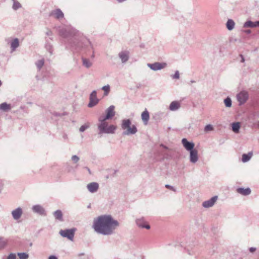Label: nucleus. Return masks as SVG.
<instances>
[{
	"instance_id": "19",
	"label": "nucleus",
	"mask_w": 259,
	"mask_h": 259,
	"mask_svg": "<svg viewBox=\"0 0 259 259\" xmlns=\"http://www.w3.org/2000/svg\"><path fill=\"white\" fill-rule=\"evenodd\" d=\"M237 192L243 196H247L251 193V190L249 188H238Z\"/></svg>"
},
{
	"instance_id": "32",
	"label": "nucleus",
	"mask_w": 259,
	"mask_h": 259,
	"mask_svg": "<svg viewBox=\"0 0 259 259\" xmlns=\"http://www.w3.org/2000/svg\"><path fill=\"white\" fill-rule=\"evenodd\" d=\"M21 7H22V5H21V4L19 2H18L16 0L14 2H13V6H12V9L16 11L18 9L21 8Z\"/></svg>"
},
{
	"instance_id": "35",
	"label": "nucleus",
	"mask_w": 259,
	"mask_h": 259,
	"mask_svg": "<svg viewBox=\"0 0 259 259\" xmlns=\"http://www.w3.org/2000/svg\"><path fill=\"white\" fill-rule=\"evenodd\" d=\"M17 255L20 259H27L29 257V254L26 252H18Z\"/></svg>"
},
{
	"instance_id": "42",
	"label": "nucleus",
	"mask_w": 259,
	"mask_h": 259,
	"mask_svg": "<svg viewBox=\"0 0 259 259\" xmlns=\"http://www.w3.org/2000/svg\"><path fill=\"white\" fill-rule=\"evenodd\" d=\"M171 77L173 79H179L180 78V73L178 70L175 71L174 75H171Z\"/></svg>"
},
{
	"instance_id": "48",
	"label": "nucleus",
	"mask_w": 259,
	"mask_h": 259,
	"mask_svg": "<svg viewBox=\"0 0 259 259\" xmlns=\"http://www.w3.org/2000/svg\"><path fill=\"white\" fill-rule=\"evenodd\" d=\"M160 146L163 148L165 149H168V147L166 146L165 145H163V144H161L160 145Z\"/></svg>"
},
{
	"instance_id": "29",
	"label": "nucleus",
	"mask_w": 259,
	"mask_h": 259,
	"mask_svg": "<svg viewBox=\"0 0 259 259\" xmlns=\"http://www.w3.org/2000/svg\"><path fill=\"white\" fill-rule=\"evenodd\" d=\"M11 109V106L7 103H3L0 104V110L4 111H8Z\"/></svg>"
},
{
	"instance_id": "20",
	"label": "nucleus",
	"mask_w": 259,
	"mask_h": 259,
	"mask_svg": "<svg viewBox=\"0 0 259 259\" xmlns=\"http://www.w3.org/2000/svg\"><path fill=\"white\" fill-rule=\"evenodd\" d=\"M141 118L144 123L147 124L149 120V113L147 109H145V110L142 113Z\"/></svg>"
},
{
	"instance_id": "41",
	"label": "nucleus",
	"mask_w": 259,
	"mask_h": 259,
	"mask_svg": "<svg viewBox=\"0 0 259 259\" xmlns=\"http://www.w3.org/2000/svg\"><path fill=\"white\" fill-rule=\"evenodd\" d=\"M71 160L74 163H76L79 161V157L78 156L74 155L71 157Z\"/></svg>"
},
{
	"instance_id": "6",
	"label": "nucleus",
	"mask_w": 259,
	"mask_h": 259,
	"mask_svg": "<svg viewBox=\"0 0 259 259\" xmlns=\"http://www.w3.org/2000/svg\"><path fill=\"white\" fill-rule=\"evenodd\" d=\"M236 98L239 102V105L244 104L248 99V94L245 91H242L236 95Z\"/></svg>"
},
{
	"instance_id": "3",
	"label": "nucleus",
	"mask_w": 259,
	"mask_h": 259,
	"mask_svg": "<svg viewBox=\"0 0 259 259\" xmlns=\"http://www.w3.org/2000/svg\"><path fill=\"white\" fill-rule=\"evenodd\" d=\"M121 127L124 130L122 135L128 136L134 135L137 132L138 130L135 125H132V121L130 119H125L121 121Z\"/></svg>"
},
{
	"instance_id": "53",
	"label": "nucleus",
	"mask_w": 259,
	"mask_h": 259,
	"mask_svg": "<svg viewBox=\"0 0 259 259\" xmlns=\"http://www.w3.org/2000/svg\"><path fill=\"white\" fill-rule=\"evenodd\" d=\"M29 245H30V246H32V243H31H31H30Z\"/></svg>"
},
{
	"instance_id": "40",
	"label": "nucleus",
	"mask_w": 259,
	"mask_h": 259,
	"mask_svg": "<svg viewBox=\"0 0 259 259\" xmlns=\"http://www.w3.org/2000/svg\"><path fill=\"white\" fill-rule=\"evenodd\" d=\"M213 129V127L212 125L211 124H207L204 127V131L205 132L212 131Z\"/></svg>"
},
{
	"instance_id": "51",
	"label": "nucleus",
	"mask_w": 259,
	"mask_h": 259,
	"mask_svg": "<svg viewBox=\"0 0 259 259\" xmlns=\"http://www.w3.org/2000/svg\"><path fill=\"white\" fill-rule=\"evenodd\" d=\"M117 1L118 3H122V2L125 1L126 0H117Z\"/></svg>"
},
{
	"instance_id": "30",
	"label": "nucleus",
	"mask_w": 259,
	"mask_h": 259,
	"mask_svg": "<svg viewBox=\"0 0 259 259\" xmlns=\"http://www.w3.org/2000/svg\"><path fill=\"white\" fill-rule=\"evenodd\" d=\"M99 102V100L98 99H90V102L88 104V106L89 107H93L96 106Z\"/></svg>"
},
{
	"instance_id": "22",
	"label": "nucleus",
	"mask_w": 259,
	"mask_h": 259,
	"mask_svg": "<svg viewBox=\"0 0 259 259\" xmlns=\"http://www.w3.org/2000/svg\"><path fill=\"white\" fill-rule=\"evenodd\" d=\"M8 244V239L4 237H0V250L5 249Z\"/></svg>"
},
{
	"instance_id": "11",
	"label": "nucleus",
	"mask_w": 259,
	"mask_h": 259,
	"mask_svg": "<svg viewBox=\"0 0 259 259\" xmlns=\"http://www.w3.org/2000/svg\"><path fill=\"white\" fill-rule=\"evenodd\" d=\"M136 223L137 225L141 228H145L146 229H149L150 228V225L146 224V222L143 217L137 219L136 220Z\"/></svg>"
},
{
	"instance_id": "36",
	"label": "nucleus",
	"mask_w": 259,
	"mask_h": 259,
	"mask_svg": "<svg viewBox=\"0 0 259 259\" xmlns=\"http://www.w3.org/2000/svg\"><path fill=\"white\" fill-rule=\"evenodd\" d=\"M36 66H37V68L38 69V70H40L41 67L43 66V65H44V59H41V60H38L36 63Z\"/></svg>"
},
{
	"instance_id": "5",
	"label": "nucleus",
	"mask_w": 259,
	"mask_h": 259,
	"mask_svg": "<svg viewBox=\"0 0 259 259\" xmlns=\"http://www.w3.org/2000/svg\"><path fill=\"white\" fill-rule=\"evenodd\" d=\"M76 228H72L70 229L61 230L59 232V234L63 237L67 238L69 240L72 241L76 231Z\"/></svg>"
},
{
	"instance_id": "7",
	"label": "nucleus",
	"mask_w": 259,
	"mask_h": 259,
	"mask_svg": "<svg viewBox=\"0 0 259 259\" xmlns=\"http://www.w3.org/2000/svg\"><path fill=\"white\" fill-rule=\"evenodd\" d=\"M166 65L167 64L165 63H160L158 62L151 64H147L148 67L153 71H157L161 70L165 68L166 66Z\"/></svg>"
},
{
	"instance_id": "15",
	"label": "nucleus",
	"mask_w": 259,
	"mask_h": 259,
	"mask_svg": "<svg viewBox=\"0 0 259 259\" xmlns=\"http://www.w3.org/2000/svg\"><path fill=\"white\" fill-rule=\"evenodd\" d=\"M50 16H53L56 19H59L64 17V14L60 9H57L51 11Z\"/></svg>"
},
{
	"instance_id": "9",
	"label": "nucleus",
	"mask_w": 259,
	"mask_h": 259,
	"mask_svg": "<svg viewBox=\"0 0 259 259\" xmlns=\"http://www.w3.org/2000/svg\"><path fill=\"white\" fill-rule=\"evenodd\" d=\"M32 210L33 212L41 215L45 216L47 215L45 209L39 204L34 205L32 207Z\"/></svg>"
},
{
	"instance_id": "10",
	"label": "nucleus",
	"mask_w": 259,
	"mask_h": 259,
	"mask_svg": "<svg viewBox=\"0 0 259 259\" xmlns=\"http://www.w3.org/2000/svg\"><path fill=\"white\" fill-rule=\"evenodd\" d=\"M182 143L184 148L188 151L194 149L195 144L193 142H189L186 138L182 140Z\"/></svg>"
},
{
	"instance_id": "4",
	"label": "nucleus",
	"mask_w": 259,
	"mask_h": 259,
	"mask_svg": "<svg viewBox=\"0 0 259 259\" xmlns=\"http://www.w3.org/2000/svg\"><path fill=\"white\" fill-rule=\"evenodd\" d=\"M100 123L98 125L99 131V134H114L116 129V126L114 125H108L106 120L102 119V117L99 118Z\"/></svg>"
},
{
	"instance_id": "55",
	"label": "nucleus",
	"mask_w": 259,
	"mask_h": 259,
	"mask_svg": "<svg viewBox=\"0 0 259 259\" xmlns=\"http://www.w3.org/2000/svg\"><path fill=\"white\" fill-rule=\"evenodd\" d=\"M88 208H90V205H89L88 206Z\"/></svg>"
},
{
	"instance_id": "46",
	"label": "nucleus",
	"mask_w": 259,
	"mask_h": 259,
	"mask_svg": "<svg viewBox=\"0 0 259 259\" xmlns=\"http://www.w3.org/2000/svg\"><path fill=\"white\" fill-rule=\"evenodd\" d=\"M249 250L250 252H253L256 250V248L252 247L249 248Z\"/></svg>"
},
{
	"instance_id": "43",
	"label": "nucleus",
	"mask_w": 259,
	"mask_h": 259,
	"mask_svg": "<svg viewBox=\"0 0 259 259\" xmlns=\"http://www.w3.org/2000/svg\"><path fill=\"white\" fill-rule=\"evenodd\" d=\"M165 187L166 188H167V189H170V190H172V191H176V189H175V188L173 186H170V185H168V184H166V185H165Z\"/></svg>"
},
{
	"instance_id": "28",
	"label": "nucleus",
	"mask_w": 259,
	"mask_h": 259,
	"mask_svg": "<svg viewBox=\"0 0 259 259\" xmlns=\"http://www.w3.org/2000/svg\"><path fill=\"white\" fill-rule=\"evenodd\" d=\"M235 26V22L232 19H228L226 23V27L229 30H232Z\"/></svg>"
},
{
	"instance_id": "2",
	"label": "nucleus",
	"mask_w": 259,
	"mask_h": 259,
	"mask_svg": "<svg viewBox=\"0 0 259 259\" xmlns=\"http://www.w3.org/2000/svg\"><path fill=\"white\" fill-rule=\"evenodd\" d=\"M119 226V223L111 215H101L94 219L93 228L95 231L103 235H110Z\"/></svg>"
},
{
	"instance_id": "12",
	"label": "nucleus",
	"mask_w": 259,
	"mask_h": 259,
	"mask_svg": "<svg viewBox=\"0 0 259 259\" xmlns=\"http://www.w3.org/2000/svg\"><path fill=\"white\" fill-rule=\"evenodd\" d=\"M218 199L217 196H214L208 200L205 201L202 203V206L205 208L212 207Z\"/></svg>"
},
{
	"instance_id": "27",
	"label": "nucleus",
	"mask_w": 259,
	"mask_h": 259,
	"mask_svg": "<svg viewBox=\"0 0 259 259\" xmlns=\"http://www.w3.org/2000/svg\"><path fill=\"white\" fill-rule=\"evenodd\" d=\"M252 156V152H249L247 154H243L242 156V161L243 162H246L248 161Z\"/></svg>"
},
{
	"instance_id": "24",
	"label": "nucleus",
	"mask_w": 259,
	"mask_h": 259,
	"mask_svg": "<svg viewBox=\"0 0 259 259\" xmlns=\"http://www.w3.org/2000/svg\"><path fill=\"white\" fill-rule=\"evenodd\" d=\"M53 215L56 220L61 222L63 221V214L61 210L58 209L54 211Z\"/></svg>"
},
{
	"instance_id": "1",
	"label": "nucleus",
	"mask_w": 259,
	"mask_h": 259,
	"mask_svg": "<svg viewBox=\"0 0 259 259\" xmlns=\"http://www.w3.org/2000/svg\"><path fill=\"white\" fill-rule=\"evenodd\" d=\"M59 33L62 37L68 38V46L73 53L79 52L82 49L88 46L93 49L90 41L82 33L71 26L60 27Z\"/></svg>"
},
{
	"instance_id": "18",
	"label": "nucleus",
	"mask_w": 259,
	"mask_h": 259,
	"mask_svg": "<svg viewBox=\"0 0 259 259\" xmlns=\"http://www.w3.org/2000/svg\"><path fill=\"white\" fill-rule=\"evenodd\" d=\"M256 27H259V20L255 22H252L250 20H248L243 24V27L244 28H253Z\"/></svg>"
},
{
	"instance_id": "25",
	"label": "nucleus",
	"mask_w": 259,
	"mask_h": 259,
	"mask_svg": "<svg viewBox=\"0 0 259 259\" xmlns=\"http://www.w3.org/2000/svg\"><path fill=\"white\" fill-rule=\"evenodd\" d=\"M232 130L235 133H238L240 128V124L238 122H233L231 124Z\"/></svg>"
},
{
	"instance_id": "50",
	"label": "nucleus",
	"mask_w": 259,
	"mask_h": 259,
	"mask_svg": "<svg viewBox=\"0 0 259 259\" xmlns=\"http://www.w3.org/2000/svg\"><path fill=\"white\" fill-rule=\"evenodd\" d=\"M85 168L87 169V170L89 171V172L91 174V171L90 169L88 167H85Z\"/></svg>"
},
{
	"instance_id": "16",
	"label": "nucleus",
	"mask_w": 259,
	"mask_h": 259,
	"mask_svg": "<svg viewBox=\"0 0 259 259\" xmlns=\"http://www.w3.org/2000/svg\"><path fill=\"white\" fill-rule=\"evenodd\" d=\"M22 213H23L22 209L20 207L17 208L16 209L13 210L12 211V217H13V219L15 220H19L21 218Z\"/></svg>"
},
{
	"instance_id": "45",
	"label": "nucleus",
	"mask_w": 259,
	"mask_h": 259,
	"mask_svg": "<svg viewBox=\"0 0 259 259\" xmlns=\"http://www.w3.org/2000/svg\"><path fill=\"white\" fill-rule=\"evenodd\" d=\"M48 259H58V257L55 255H51L49 256Z\"/></svg>"
},
{
	"instance_id": "23",
	"label": "nucleus",
	"mask_w": 259,
	"mask_h": 259,
	"mask_svg": "<svg viewBox=\"0 0 259 259\" xmlns=\"http://www.w3.org/2000/svg\"><path fill=\"white\" fill-rule=\"evenodd\" d=\"M180 104L178 101H172L169 105V109L171 111H176L180 108Z\"/></svg>"
},
{
	"instance_id": "54",
	"label": "nucleus",
	"mask_w": 259,
	"mask_h": 259,
	"mask_svg": "<svg viewBox=\"0 0 259 259\" xmlns=\"http://www.w3.org/2000/svg\"><path fill=\"white\" fill-rule=\"evenodd\" d=\"M92 57H94V55L93 54L92 56Z\"/></svg>"
},
{
	"instance_id": "17",
	"label": "nucleus",
	"mask_w": 259,
	"mask_h": 259,
	"mask_svg": "<svg viewBox=\"0 0 259 259\" xmlns=\"http://www.w3.org/2000/svg\"><path fill=\"white\" fill-rule=\"evenodd\" d=\"M118 57L121 59L122 63H126L129 59V52L127 51H123L118 54Z\"/></svg>"
},
{
	"instance_id": "38",
	"label": "nucleus",
	"mask_w": 259,
	"mask_h": 259,
	"mask_svg": "<svg viewBox=\"0 0 259 259\" xmlns=\"http://www.w3.org/2000/svg\"><path fill=\"white\" fill-rule=\"evenodd\" d=\"M98 99L97 97V91L94 90L90 95V99Z\"/></svg>"
},
{
	"instance_id": "34",
	"label": "nucleus",
	"mask_w": 259,
	"mask_h": 259,
	"mask_svg": "<svg viewBox=\"0 0 259 259\" xmlns=\"http://www.w3.org/2000/svg\"><path fill=\"white\" fill-rule=\"evenodd\" d=\"M45 48L46 50L50 53V55H52L53 52L52 45L50 43L47 42L45 45Z\"/></svg>"
},
{
	"instance_id": "8",
	"label": "nucleus",
	"mask_w": 259,
	"mask_h": 259,
	"mask_svg": "<svg viewBox=\"0 0 259 259\" xmlns=\"http://www.w3.org/2000/svg\"><path fill=\"white\" fill-rule=\"evenodd\" d=\"M115 107L113 105L109 106L106 110V115L105 116L102 117V119L104 120H109L112 119L115 114L114 111Z\"/></svg>"
},
{
	"instance_id": "39",
	"label": "nucleus",
	"mask_w": 259,
	"mask_h": 259,
	"mask_svg": "<svg viewBox=\"0 0 259 259\" xmlns=\"http://www.w3.org/2000/svg\"><path fill=\"white\" fill-rule=\"evenodd\" d=\"M89 127V125L88 124H84L80 126L79 128V132H83L85 131L87 129H88Z\"/></svg>"
},
{
	"instance_id": "37",
	"label": "nucleus",
	"mask_w": 259,
	"mask_h": 259,
	"mask_svg": "<svg viewBox=\"0 0 259 259\" xmlns=\"http://www.w3.org/2000/svg\"><path fill=\"white\" fill-rule=\"evenodd\" d=\"M110 85H106L102 88V90L104 91V95L107 96L108 95L109 92H110Z\"/></svg>"
},
{
	"instance_id": "52",
	"label": "nucleus",
	"mask_w": 259,
	"mask_h": 259,
	"mask_svg": "<svg viewBox=\"0 0 259 259\" xmlns=\"http://www.w3.org/2000/svg\"><path fill=\"white\" fill-rule=\"evenodd\" d=\"M2 85V81L0 80V87H1Z\"/></svg>"
},
{
	"instance_id": "14",
	"label": "nucleus",
	"mask_w": 259,
	"mask_h": 259,
	"mask_svg": "<svg viewBox=\"0 0 259 259\" xmlns=\"http://www.w3.org/2000/svg\"><path fill=\"white\" fill-rule=\"evenodd\" d=\"M99 184L96 182H92L88 184L87 186V188L88 191L92 193L96 192L99 189Z\"/></svg>"
},
{
	"instance_id": "31",
	"label": "nucleus",
	"mask_w": 259,
	"mask_h": 259,
	"mask_svg": "<svg viewBox=\"0 0 259 259\" xmlns=\"http://www.w3.org/2000/svg\"><path fill=\"white\" fill-rule=\"evenodd\" d=\"M82 65L87 68H90L92 65V63L85 58H82Z\"/></svg>"
},
{
	"instance_id": "26",
	"label": "nucleus",
	"mask_w": 259,
	"mask_h": 259,
	"mask_svg": "<svg viewBox=\"0 0 259 259\" xmlns=\"http://www.w3.org/2000/svg\"><path fill=\"white\" fill-rule=\"evenodd\" d=\"M163 116V113H162L161 112H158L154 113V114L153 115L152 117H153V119L155 121L158 122L161 120Z\"/></svg>"
},
{
	"instance_id": "21",
	"label": "nucleus",
	"mask_w": 259,
	"mask_h": 259,
	"mask_svg": "<svg viewBox=\"0 0 259 259\" xmlns=\"http://www.w3.org/2000/svg\"><path fill=\"white\" fill-rule=\"evenodd\" d=\"M11 52H13L16 50V49L19 47V41L18 38H16L14 39L11 42Z\"/></svg>"
},
{
	"instance_id": "49",
	"label": "nucleus",
	"mask_w": 259,
	"mask_h": 259,
	"mask_svg": "<svg viewBox=\"0 0 259 259\" xmlns=\"http://www.w3.org/2000/svg\"><path fill=\"white\" fill-rule=\"evenodd\" d=\"M244 32L246 33V34H249L251 33V30H245L244 31Z\"/></svg>"
},
{
	"instance_id": "44",
	"label": "nucleus",
	"mask_w": 259,
	"mask_h": 259,
	"mask_svg": "<svg viewBox=\"0 0 259 259\" xmlns=\"http://www.w3.org/2000/svg\"><path fill=\"white\" fill-rule=\"evenodd\" d=\"M46 34L48 36H52L53 35V32L51 30H49L48 31L46 32Z\"/></svg>"
},
{
	"instance_id": "47",
	"label": "nucleus",
	"mask_w": 259,
	"mask_h": 259,
	"mask_svg": "<svg viewBox=\"0 0 259 259\" xmlns=\"http://www.w3.org/2000/svg\"><path fill=\"white\" fill-rule=\"evenodd\" d=\"M239 56H240V57H241V62H242V63H244V61H245V59H244V58L243 56L242 55L240 54V55H239Z\"/></svg>"
},
{
	"instance_id": "33",
	"label": "nucleus",
	"mask_w": 259,
	"mask_h": 259,
	"mask_svg": "<svg viewBox=\"0 0 259 259\" xmlns=\"http://www.w3.org/2000/svg\"><path fill=\"white\" fill-rule=\"evenodd\" d=\"M224 104L226 107H231L232 106V100L229 97H227L224 99Z\"/></svg>"
},
{
	"instance_id": "13",
	"label": "nucleus",
	"mask_w": 259,
	"mask_h": 259,
	"mask_svg": "<svg viewBox=\"0 0 259 259\" xmlns=\"http://www.w3.org/2000/svg\"><path fill=\"white\" fill-rule=\"evenodd\" d=\"M190 161L191 163H195L198 160V151L194 149L190 151Z\"/></svg>"
}]
</instances>
